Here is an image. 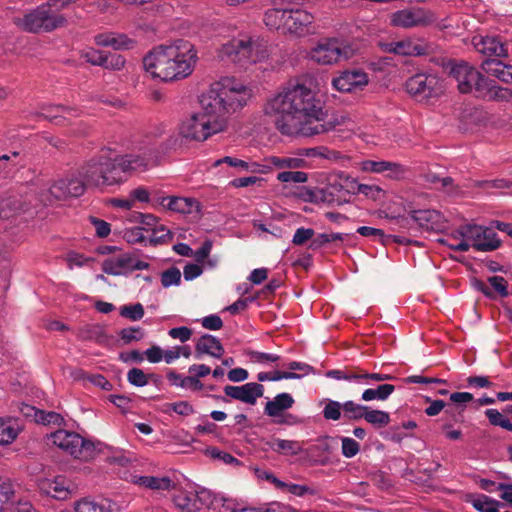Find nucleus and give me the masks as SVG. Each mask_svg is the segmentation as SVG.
Instances as JSON below:
<instances>
[{"mask_svg": "<svg viewBox=\"0 0 512 512\" xmlns=\"http://www.w3.org/2000/svg\"><path fill=\"white\" fill-rule=\"evenodd\" d=\"M297 155L304 157H319L328 160H337L340 158V153L338 151L331 150L324 146L301 148L298 149Z\"/></svg>", "mask_w": 512, "mask_h": 512, "instance_id": "obj_36", "label": "nucleus"}, {"mask_svg": "<svg viewBox=\"0 0 512 512\" xmlns=\"http://www.w3.org/2000/svg\"><path fill=\"white\" fill-rule=\"evenodd\" d=\"M197 51L186 40L153 48L143 58V67L153 78L168 82L188 77L194 70Z\"/></svg>", "mask_w": 512, "mask_h": 512, "instance_id": "obj_3", "label": "nucleus"}, {"mask_svg": "<svg viewBox=\"0 0 512 512\" xmlns=\"http://www.w3.org/2000/svg\"><path fill=\"white\" fill-rule=\"evenodd\" d=\"M395 391V386L392 384H380L376 388L366 389L361 396L363 401L379 400L385 401Z\"/></svg>", "mask_w": 512, "mask_h": 512, "instance_id": "obj_32", "label": "nucleus"}, {"mask_svg": "<svg viewBox=\"0 0 512 512\" xmlns=\"http://www.w3.org/2000/svg\"><path fill=\"white\" fill-rule=\"evenodd\" d=\"M457 231L461 237L471 241L472 247L476 251H495L502 244V241L491 226L466 224L460 226Z\"/></svg>", "mask_w": 512, "mask_h": 512, "instance_id": "obj_12", "label": "nucleus"}, {"mask_svg": "<svg viewBox=\"0 0 512 512\" xmlns=\"http://www.w3.org/2000/svg\"><path fill=\"white\" fill-rule=\"evenodd\" d=\"M196 357L200 358L202 354H208L215 358H221L224 354V348L215 336L210 334L202 335L195 345Z\"/></svg>", "mask_w": 512, "mask_h": 512, "instance_id": "obj_22", "label": "nucleus"}, {"mask_svg": "<svg viewBox=\"0 0 512 512\" xmlns=\"http://www.w3.org/2000/svg\"><path fill=\"white\" fill-rule=\"evenodd\" d=\"M13 497V485L8 480L0 478V512L4 510L5 505L8 504Z\"/></svg>", "mask_w": 512, "mask_h": 512, "instance_id": "obj_50", "label": "nucleus"}, {"mask_svg": "<svg viewBox=\"0 0 512 512\" xmlns=\"http://www.w3.org/2000/svg\"><path fill=\"white\" fill-rule=\"evenodd\" d=\"M181 282V272L176 267H171L165 270L161 275V284L163 287L168 288L172 285H179Z\"/></svg>", "mask_w": 512, "mask_h": 512, "instance_id": "obj_51", "label": "nucleus"}, {"mask_svg": "<svg viewBox=\"0 0 512 512\" xmlns=\"http://www.w3.org/2000/svg\"><path fill=\"white\" fill-rule=\"evenodd\" d=\"M162 411L166 414L175 412L181 416H189L195 412L193 406L188 401L164 403L162 405Z\"/></svg>", "mask_w": 512, "mask_h": 512, "instance_id": "obj_44", "label": "nucleus"}, {"mask_svg": "<svg viewBox=\"0 0 512 512\" xmlns=\"http://www.w3.org/2000/svg\"><path fill=\"white\" fill-rule=\"evenodd\" d=\"M343 406V417L348 421H357L362 419L367 407L365 405L357 404L351 400L344 402Z\"/></svg>", "mask_w": 512, "mask_h": 512, "instance_id": "obj_43", "label": "nucleus"}, {"mask_svg": "<svg viewBox=\"0 0 512 512\" xmlns=\"http://www.w3.org/2000/svg\"><path fill=\"white\" fill-rule=\"evenodd\" d=\"M307 179L308 175L302 171H282L277 175V180L283 183H305Z\"/></svg>", "mask_w": 512, "mask_h": 512, "instance_id": "obj_53", "label": "nucleus"}, {"mask_svg": "<svg viewBox=\"0 0 512 512\" xmlns=\"http://www.w3.org/2000/svg\"><path fill=\"white\" fill-rule=\"evenodd\" d=\"M396 54L404 56H419L426 54V48L425 46L417 44L410 39H405L396 42Z\"/></svg>", "mask_w": 512, "mask_h": 512, "instance_id": "obj_37", "label": "nucleus"}, {"mask_svg": "<svg viewBox=\"0 0 512 512\" xmlns=\"http://www.w3.org/2000/svg\"><path fill=\"white\" fill-rule=\"evenodd\" d=\"M357 233H359L361 236L371 238L375 241H379L384 245L390 239H392L396 243H404V240L401 239L399 236L385 235V233L382 229H378V228H374V227L361 226L357 229Z\"/></svg>", "mask_w": 512, "mask_h": 512, "instance_id": "obj_33", "label": "nucleus"}, {"mask_svg": "<svg viewBox=\"0 0 512 512\" xmlns=\"http://www.w3.org/2000/svg\"><path fill=\"white\" fill-rule=\"evenodd\" d=\"M160 205L173 212L190 214L193 208H198V202L193 198H184L176 196L163 197Z\"/></svg>", "mask_w": 512, "mask_h": 512, "instance_id": "obj_25", "label": "nucleus"}, {"mask_svg": "<svg viewBox=\"0 0 512 512\" xmlns=\"http://www.w3.org/2000/svg\"><path fill=\"white\" fill-rule=\"evenodd\" d=\"M279 19L283 27L296 36H304L313 32L312 23L314 17L309 12L302 9H271L265 13V22L267 25L271 19Z\"/></svg>", "mask_w": 512, "mask_h": 512, "instance_id": "obj_10", "label": "nucleus"}, {"mask_svg": "<svg viewBox=\"0 0 512 512\" xmlns=\"http://www.w3.org/2000/svg\"><path fill=\"white\" fill-rule=\"evenodd\" d=\"M42 489L48 495L59 500L66 499L69 495V489L66 486L65 479L63 477H56L52 481L43 483Z\"/></svg>", "mask_w": 512, "mask_h": 512, "instance_id": "obj_30", "label": "nucleus"}, {"mask_svg": "<svg viewBox=\"0 0 512 512\" xmlns=\"http://www.w3.org/2000/svg\"><path fill=\"white\" fill-rule=\"evenodd\" d=\"M406 91L418 101L439 96L442 91L440 79L433 74L417 73L409 77L405 83Z\"/></svg>", "mask_w": 512, "mask_h": 512, "instance_id": "obj_14", "label": "nucleus"}, {"mask_svg": "<svg viewBox=\"0 0 512 512\" xmlns=\"http://www.w3.org/2000/svg\"><path fill=\"white\" fill-rule=\"evenodd\" d=\"M51 442L71 456L82 461L94 459L101 451L103 443L83 438L78 433L57 430L49 435Z\"/></svg>", "mask_w": 512, "mask_h": 512, "instance_id": "obj_8", "label": "nucleus"}, {"mask_svg": "<svg viewBox=\"0 0 512 512\" xmlns=\"http://www.w3.org/2000/svg\"><path fill=\"white\" fill-rule=\"evenodd\" d=\"M19 428L11 418L0 419V445L12 443L18 436Z\"/></svg>", "mask_w": 512, "mask_h": 512, "instance_id": "obj_34", "label": "nucleus"}, {"mask_svg": "<svg viewBox=\"0 0 512 512\" xmlns=\"http://www.w3.org/2000/svg\"><path fill=\"white\" fill-rule=\"evenodd\" d=\"M225 396L212 395L213 398L228 402L232 398L249 405H255L257 399L264 394V386L260 383L249 382L241 386L227 385L224 387Z\"/></svg>", "mask_w": 512, "mask_h": 512, "instance_id": "obj_17", "label": "nucleus"}, {"mask_svg": "<svg viewBox=\"0 0 512 512\" xmlns=\"http://www.w3.org/2000/svg\"><path fill=\"white\" fill-rule=\"evenodd\" d=\"M125 58L117 53L107 52L105 69L111 71H119L125 66Z\"/></svg>", "mask_w": 512, "mask_h": 512, "instance_id": "obj_58", "label": "nucleus"}, {"mask_svg": "<svg viewBox=\"0 0 512 512\" xmlns=\"http://www.w3.org/2000/svg\"><path fill=\"white\" fill-rule=\"evenodd\" d=\"M124 239L128 243H143L146 241V237L143 234V228L141 227H133L127 229L124 233Z\"/></svg>", "mask_w": 512, "mask_h": 512, "instance_id": "obj_64", "label": "nucleus"}, {"mask_svg": "<svg viewBox=\"0 0 512 512\" xmlns=\"http://www.w3.org/2000/svg\"><path fill=\"white\" fill-rule=\"evenodd\" d=\"M295 403L293 396L283 392L277 394L272 400L268 401L264 407V413L269 417H280L283 412L290 409Z\"/></svg>", "mask_w": 512, "mask_h": 512, "instance_id": "obj_24", "label": "nucleus"}, {"mask_svg": "<svg viewBox=\"0 0 512 512\" xmlns=\"http://www.w3.org/2000/svg\"><path fill=\"white\" fill-rule=\"evenodd\" d=\"M368 83V75L360 69L343 71L332 80L333 87L340 92L361 91Z\"/></svg>", "mask_w": 512, "mask_h": 512, "instance_id": "obj_19", "label": "nucleus"}, {"mask_svg": "<svg viewBox=\"0 0 512 512\" xmlns=\"http://www.w3.org/2000/svg\"><path fill=\"white\" fill-rule=\"evenodd\" d=\"M120 338L124 343L129 344L132 341H139L143 338V332L140 327L124 328L119 332Z\"/></svg>", "mask_w": 512, "mask_h": 512, "instance_id": "obj_57", "label": "nucleus"}, {"mask_svg": "<svg viewBox=\"0 0 512 512\" xmlns=\"http://www.w3.org/2000/svg\"><path fill=\"white\" fill-rule=\"evenodd\" d=\"M450 75L456 80L462 94H472L486 101L507 102L512 99V90L499 86L493 79L482 74L467 62L456 63L451 67Z\"/></svg>", "mask_w": 512, "mask_h": 512, "instance_id": "obj_5", "label": "nucleus"}, {"mask_svg": "<svg viewBox=\"0 0 512 512\" xmlns=\"http://www.w3.org/2000/svg\"><path fill=\"white\" fill-rule=\"evenodd\" d=\"M265 112L275 116L277 129L285 135L311 137L331 131L337 125L334 120L326 119L323 102L301 84L288 87L269 100Z\"/></svg>", "mask_w": 512, "mask_h": 512, "instance_id": "obj_1", "label": "nucleus"}, {"mask_svg": "<svg viewBox=\"0 0 512 512\" xmlns=\"http://www.w3.org/2000/svg\"><path fill=\"white\" fill-rule=\"evenodd\" d=\"M178 145V137L170 136L161 141L147 135L137 142L130 153L118 156L108 151L92 157L80 167V175L89 187L102 188L125 181L128 171L147 169L158 163L160 157Z\"/></svg>", "mask_w": 512, "mask_h": 512, "instance_id": "obj_2", "label": "nucleus"}, {"mask_svg": "<svg viewBox=\"0 0 512 512\" xmlns=\"http://www.w3.org/2000/svg\"><path fill=\"white\" fill-rule=\"evenodd\" d=\"M64 421V418L54 411H43L39 410L36 412L35 422L43 425H58L60 426Z\"/></svg>", "mask_w": 512, "mask_h": 512, "instance_id": "obj_47", "label": "nucleus"}, {"mask_svg": "<svg viewBox=\"0 0 512 512\" xmlns=\"http://www.w3.org/2000/svg\"><path fill=\"white\" fill-rule=\"evenodd\" d=\"M13 23L29 33L52 32L66 26L67 19L53 0H48L27 12L23 17H15Z\"/></svg>", "mask_w": 512, "mask_h": 512, "instance_id": "obj_6", "label": "nucleus"}, {"mask_svg": "<svg viewBox=\"0 0 512 512\" xmlns=\"http://www.w3.org/2000/svg\"><path fill=\"white\" fill-rule=\"evenodd\" d=\"M363 419H365V421L369 424L378 428L385 427L390 423V415L388 412L382 410H372L368 406L366 407L365 413L363 414Z\"/></svg>", "mask_w": 512, "mask_h": 512, "instance_id": "obj_38", "label": "nucleus"}, {"mask_svg": "<svg viewBox=\"0 0 512 512\" xmlns=\"http://www.w3.org/2000/svg\"><path fill=\"white\" fill-rule=\"evenodd\" d=\"M341 442H342V446H341L342 454L346 458L354 457L360 450L359 443L356 440H354L353 438L343 437L341 439Z\"/></svg>", "mask_w": 512, "mask_h": 512, "instance_id": "obj_56", "label": "nucleus"}, {"mask_svg": "<svg viewBox=\"0 0 512 512\" xmlns=\"http://www.w3.org/2000/svg\"><path fill=\"white\" fill-rule=\"evenodd\" d=\"M135 483L152 490L168 491L174 487L169 477L140 476Z\"/></svg>", "mask_w": 512, "mask_h": 512, "instance_id": "obj_29", "label": "nucleus"}, {"mask_svg": "<svg viewBox=\"0 0 512 512\" xmlns=\"http://www.w3.org/2000/svg\"><path fill=\"white\" fill-rule=\"evenodd\" d=\"M383 193V190L376 185H369V184H359L356 181V187H354V194H363L366 197H369L373 200L379 199L381 194Z\"/></svg>", "mask_w": 512, "mask_h": 512, "instance_id": "obj_52", "label": "nucleus"}, {"mask_svg": "<svg viewBox=\"0 0 512 512\" xmlns=\"http://www.w3.org/2000/svg\"><path fill=\"white\" fill-rule=\"evenodd\" d=\"M81 58L93 66L105 69L107 52L95 48H87L81 52Z\"/></svg>", "mask_w": 512, "mask_h": 512, "instance_id": "obj_42", "label": "nucleus"}, {"mask_svg": "<svg viewBox=\"0 0 512 512\" xmlns=\"http://www.w3.org/2000/svg\"><path fill=\"white\" fill-rule=\"evenodd\" d=\"M350 56V48L337 38L320 39L310 51L313 61L322 65H331Z\"/></svg>", "mask_w": 512, "mask_h": 512, "instance_id": "obj_13", "label": "nucleus"}, {"mask_svg": "<svg viewBox=\"0 0 512 512\" xmlns=\"http://www.w3.org/2000/svg\"><path fill=\"white\" fill-rule=\"evenodd\" d=\"M173 239V233L166 229L164 225H159L153 228L152 235L149 237V245L157 246L159 244H166Z\"/></svg>", "mask_w": 512, "mask_h": 512, "instance_id": "obj_45", "label": "nucleus"}, {"mask_svg": "<svg viewBox=\"0 0 512 512\" xmlns=\"http://www.w3.org/2000/svg\"><path fill=\"white\" fill-rule=\"evenodd\" d=\"M173 502L181 512L199 511L195 492L179 491L174 495Z\"/></svg>", "mask_w": 512, "mask_h": 512, "instance_id": "obj_28", "label": "nucleus"}, {"mask_svg": "<svg viewBox=\"0 0 512 512\" xmlns=\"http://www.w3.org/2000/svg\"><path fill=\"white\" fill-rule=\"evenodd\" d=\"M98 46L112 47L115 50L128 49L132 41L124 34L100 33L94 37Z\"/></svg>", "mask_w": 512, "mask_h": 512, "instance_id": "obj_26", "label": "nucleus"}, {"mask_svg": "<svg viewBox=\"0 0 512 512\" xmlns=\"http://www.w3.org/2000/svg\"><path fill=\"white\" fill-rule=\"evenodd\" d=\"M389 166V161L366 160L362 162V170L366 172L384 173Z\"/></svg>", "mask_w": 512, "mask_h": 512, "instance_id": "obj_62", "label": "nucleus"}, {"mask_svg": "<svg viewBox=\"0 0 512 512\" xmlns=\"http://www.w3.org/2000/svg\"><path fill=\"white\" fill-rule=\"evenodd\" d=\"M131 254L123 253L117 257L105 259L102 263L104 273L113 276L127 275L130 273Z\"/></svg>", "mask_w": 512, "mask_h": 512, "instance_id": "obj_23", "label": "nucleus"}, {"mask_svg": "<svg viewBox=\"0 0 512 512\" xmlns=\"http://www.w3.org/2000/svg\"><path fill=\"white\" fill-rule=\"evenodd\" d=\"M408 214L410 218L401 217L397 219L400 227L407 228L410 225V221H413L423 230L437 232L446 226L444 216L434 209L411 210Z\"/></svg>", "mask_w": 512, "mask_h": 512, "instance_id": "obj_15", "label": "nucleus"}, {"mask_svg": "<svg viewBox=\"0 0 512 512\" xmlns=\"http://www.w3.org/2000/svg\"><path fill=\"white\" fill-rule=\"evenodd\" d=\"M39 118H43L53 122L56 125H64L67 116H77V110L64 105H42L40 111L35 114Z\"/></svg>", "mask_w": 512, "mask_h": 512, "instance_id": "obj_21", "label": "nucleus"}, {"mask_svg": "<svg viewBox=\"0 0 512 512\" xmlns=\"http://www.w3.org/2000/svg\"><path fill=\"white\" fill-rule=\"evenodd\" d=\"M326 376L336 380L361 382V369L358 367L333 369L326 372Z\"/></svg>", "mask_w": 512, "mask_h": 512, "instance_id": "obj_39", "label": "nucleus"}, {"mask_svg": "<svg viewBox=\"0 0 512 512\" xmlns=\"http://www.w3.org/2000/svg\"><path fill=\"white\" fill-rule=\"evenodd\" d=\"M435 20L436 18L431 11L421 7L396 11L390 18L391 25L402 28L428 26Z\"/></svg>", "mask_w": 512, "mask_h": 512, "instance_id": "obj_16", "label": "nucleus"}, {"mask_svg": "<svg viewBox=\"0 0 512 512\" xmlns=\"http://www.w3.org/2000/svg\"><path fill=\"white\" fill-rule=\"evenodd\" d=\"M89 187L83 176L80 175V169L77 174H72L65 179H59L50 187L49 192L57 200L68 197H79L83 195L85 189Z\"/></svg>", "mask_w": 512, "mask_h": 512, "instance_id": "obj_18", "label": "nucleus"}, {"mask_svg": "<svg viewBox=\"0 0 512 512\" xmlns=\"http://www.w3.org/2000/svg\"><path fill=\"white\" fill-rule=\"evenodd\" d=\"M473 44L478 52L488 57L505 58L508 56L507 43L498 36L474 37Z\"/></svg>", "mask_w": 512, "mask_h": 512, "instance_id": "obj_20", "label": "nucleus"}, {"mask_svg": "<svg viewBox=\"0 0 512 512\" xmlns=\"http://www.w3.org/2000/svg\"><path fill=\"white\" fill-rule=\"evenodd\" d=\"M268 446L277 453H286V454H297L301 447L297 441L292 440H283V439H273L267 443Z\"/></svg>", "mask_w": 512, "mask_h": 512, "instance_id": "obj_40", "label": "nucleus"}, {"mask_svg": "<svg viewBox=\"0 0 512 512\" xmlns=\"http://www.w3.org/2000/svg\"><path fill=\"white\" fill-rule=\"evenodd\" d=\"M158 376L151 373L145 374L144 371L140 368H132L127 373L128 382L136 387H143L149 383V380L157 381Z\"/></svg>", "mask_w": 512, "mask_h": 512, "instance_id": "obj_41", "label": "nucleus"}, {"mask_svg": "<svg viewBox=\"0 0 512 512\" xmlns=\"http://www.w3.org/2000/svg\"><path fill=\"white\" fill-rule=\"evenodd\" d=\"M488 282L492 286V288L499 293L501 297H507L509 295L508 292V282L502 276H491L488 278Z\"/></svg>", "mask_w": 512, "mask_h": 512, "instance_id": "obj_59", "label": "nucleus"}, {"mask_svg": "<svg viewBox=\"0 0 512 512\" xmlns=\"http://www.w3.org/2000/svg\"><path fill=\"white\" fill-rule=\"evenodd\" d=\"M224 130L225 126L222 120L208 110L202 109L201 112L195 113L183 121L180 126V135L190 140L205 141L210 136Z\"/></svg>", "mask_w": 512, "mask_h": 512, "instance_id": "obj_9", "label": "nucleus"}, {"mask_svg": "<svg viewBox=\"0 0 512 512\" xmlns=\"http://www.w3.org/2000/svg\"><path fill=\"white\" fill-rule=\"evenodd\" d=\"M314 235L315 232L313 229L300 227L296 229L295 234L293 235L292 243L297 246L303 245L307 241H311Z\"/></svg>", "mask_w": 512, "mask_h": 512, "instance_id": "obj_60", "label": "nucleus"}, {"mask_svg": "<svg viewBox=\"0 0 512 512\" xmlns=\"http://www.w3.org/2000/svg\"><path fill=\"white\" fill-rule=\"evenodd\" d=\"M82 337L88 340H95L98 343L106 340V335L103 328L98 325L87 326L86 329L82 332Z\"/></svg>", "mask_w": 512, "mask_h": 512, "instance_id": "obj_55", "label": "nucleus"}, {"mask_svg": "<svg viewBox=\"0 0 512 512\" xmlns=\"http://www.w3.org/2000/svg\"><path fill=\"white\" fill-rule=\"evenodd\" d=\"M482 68L503 82L512 81V65H506L502 61L485 60L482 63Z\"/></svg>", "mask_w": 512, "mask_h": 512, "instance_id": "obj_27", "label": "nucleus"}, {"mask_svg": "<svg viewBox=\"0 0 512 512\" xmlns=\"http://www.w3.org/2000/svg\"><path fill=\"white\" fill-rule=\"evenodd\" d=\"M267 41L261 38L243 36L223 44L219 56L241 66L257 63L268 57Z\"/></svg>", "mask_w": 512, "mask_h": 512, "instance_id": "obj_7", "label": "nucleus"}, {"mask_svg": "<svg viewBox=\"0 0 512 512\" xmlns=\"http://www.w3.org/2000/svg\"><path fill=\"white\" fill-rule=\"evenodd\" d=\"M356 179L341 172L331 178L328 184L316 193L317 199L330 205H342L347 203L354 195Z\"/></svg>", "mask_w": 512, "mask_h": 512, "instance_id": "obj_11", "label": "nucleus"}, {"mask_svg": "<svg viewBox=\"0 0 512 512\" xmlns=\"http://www.w3.org/2000/svg\"><path fill=\"white\" fill-rule=\"evenodd\" d=\"M247 355L249 356L250 360L254 363H275L280 360V356L273 353H265V352H259L254 350H249L247 352Z\"/></svg>", "mask_w": 512, "mask_h": 512, "instance_id": "obj_54", "label": "nucleus"}, {"mask_svg": "<svg viewBox=\"0 0 512 512\" xmlns=\"http://www.w3.org/2000/svg\"><path fill=\"white\" fill-rule=\"evenodd\" d=\"M470 503L478 512H499V508L504 506V503L485 494H480L472 498Z\"/></svg>", "mask_w": 512, "mask_h": 512, "instance_id": "obj_31", "label": "nucleus"}, {"mask_svg": "<svg viewBox=\"0 0 512 512\" xmlns=\"http://www.w3.org/2000/svg\"><path fill=\"white\" fill-rule=\"evenodd\" d=\"M341 411H344L343 403L328 399L322 414L326 420L338 421L342 416Z\"/></svg>", "mask_w": 512, "mask_h": 512, "instance_id": "obj_46", "label": "nucleus"}, {"mask_svg": "<svg viewBox=\"0 0 512 512\" xmlns=\"http://www.w3.org/2000/svg\"><path fill=\"white\" fill-rule=\"evenodd\" d=\"M90 222L94 226L96 235L99 238H105L110 234L111 225L108 222L93 216L90 217Z\"/></svg>", "mask_w": 512, "mask_h": 512, "instance_id": "obj_61", "label": "nucleus"}, {"mask_svg": "<svg viewBox=\"0 0 512 512\" xmlns=\"http://www.w3.org/2000/svg\"><path fill=\"white\" fill-rule=\"evenodd\" d=\"M120 315L132 321H138L144 316V308L141 303L123 305L120 308Z\"/></svg>", "mask_w": 512, "mask_h": 512, "instance_id": "obj_49", "label": "nucleus"}, {"mask_svg": "<svg viewBox=\"0 0 512 512\" xmlns=\"http://www.w3.org/2000/svg\"><path fill=\"white\" fill-rule=\"evenodd\" d=\"M251 96L249 87L235 78L224 77L200 97V105L201 109L208 110L222 120L226 127L229 116L247 105Z\"/></svg>", "mask_w": 512, "mask_h": 512, "instance_id": "obj_4", "label": "nucleus"}, {"mask_svg": "<svg viewBox=\"0 0 512 512\" xmlns=\"http://www.w3.org/2000/svg\"><path fill=\"white\" fill-rule=\"evenodd\" d=\"M75 510L76 512H111L105 503H98L89 499L79 501Z\"/></svg>", "mask_w": 512, "mask_h": 512, "instance_id": "obj_48", "label": "nucleus"}, {"mask_svg": "<svg viewBox=\"0 0 512 512\" xmlns=\"http://www.w3.org/2000/svg\"><path fill=\"white\" fill-rule=\"evenodd\" d=\"M226 163L231 167L239 168L240 170H246L251 173H266L265 169H260V164L257 162H247L238 158L226 156L216 161L215 165Z\"/></svg>", "mask_w": 512, "mask_h": 512, "instance_id": "obj_35", "label": "nucleus"}, {"mask_svg": "<svg viewBox=\"0 0 512 512\" xmlns=\"http://www.w3.org/2000/svg\"><path fill=\"white\" fill-rule=\"evenodd\" d=\"M135 221L142 224L144 227L143 230H151L153 232V228L158 227V219L153 214H143L137 213L135 216Z\"/></svg>", "mask_w": 512, "mask_h": 512, "instance_id": "obj_63", "label": "nucleus"}]
</instances>
